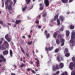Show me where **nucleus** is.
I'll return each instance as SVG.
<instances>
[{"label": "nucleus", "mask_w": 75, "mask_h": 75, "mask_svg": "<svg viewBox=\"0 0 75 75\" xmlns=\"http://www.w3.org/2000/svg\"><path fill=\"white\" fill-rule=\"evenodd\" d=\"M13 2L11 0H7L5 2V6L6 9H8L10 10L12 9Z\"/></svg>", "instance_id": "f257e3e1"}, {"label": "nucleus", "mask_w": 75, "mask_h": 75, "mask_svg": "<svg viewBox=\"0 0 75 75\" xmlns=\"http://www.w3.org/2000/svg\"><path fill=\"white\" fill-rule=\"evenodd\" d=\"M75 32H72L71 34V40H70V42L71 43V45H70L71 47H72L75 45Z\"/></svg>", "instance_id": "f03ea898"}, {"label": "nucleus", "mask_w": 75, "mask_h": 75, "mask_svg": "<svg viewBox=\"0 0 75 75\" xmlns=\"http://www.w3.org/2000/svg\"><path fill=\"white\" fill-rule=\"evenodd\" d=\"M5 45L7 48H8L9 47V45L7 42L5 41L2 46H1V45H0V49L1 50H5L6 49V47H4Z\"/></svg>", "instance_id": "7ed1b4c3"}, {"label": "nucleus", "mask_w": 75, "mask_h": 75, "mask_svg": "<svg viewBox=\"0 0 75 75\" xmlns=\"http://www.w3.org/2000/svg\"><path fill=\"white\" fill-rule=\"evenodd\" d=\"M63 67H64V63H59V66H58V64H57L56 65V68L55 67V66H53V71H55L56 69H59V68H62Z\"/></svg>", "instance_id": "20e7f679"}, {"label": "nucleus", "mask_w": 75, "mask_h": 75, "mask_svg": "<svg viewBox=\"0 0 75 75\" xmlns=\"http://www.w3.org/2000/svg\"><path fill=\"white\" fill-rule=\"evenodd\" d=\"M58 38H60V42L61 43V45L62 46H64V42H65V40L63 38H61V35L60 34H59L58 36Z\"/></svg>", "instance_id": "39448f33"}, {"label": "nucleus", "mask_w": 75, "mask_h": 75, "mask_svg": "<svg viewBox=\"0 0 75 75\" xmlns=\"http://www.w3.org/2000/svg\"><path fill=\"white\" fill-rule=\"evenodd\" d=\"M68 52V49L67 48H66L65 49V50L64 52V54L65 56L67 57H68L70 55V54L69 53H67V52Z\"/></svg>", "instance_id": "423d86ee"}, {"label": "nucleus", "mask_w": 75, "mask_h": 75, "mask_svg": "<svg viewBox=\"0 0 75 75\" xmlns=\"http://www.w3.org/2000/svg\"><path fill=\"white\" fill-rule=\"evenodd\" d=\"M0 58L2 60H0V62H1L3 61V60L4 61H6V59L4 58V57L3 56V55L1 54L0 55Z\"/></svg>", "instance_id": "0eeeda50"}, {"label": "nucleus", "mask_w": 75, "mask_h": 75, "mask_svg": "<svg viewBox=\"0 0 75 75\" xmlns=\"http://www.w3.org/2000/svg\"><path fill=\"white\" fill-rule=\"evenodd\" d=\"M45 3L46 6H47V7H48V6H49V4H50L48 0H45Z\"/></svg>", "instance_id": "6e6552de"}, {"label": "nucleus", "mask_w": 75, "mask_h": 75, "mask_svg": "<svg viewBox=\"0 0 75 75\" xmlns=\"http://www.w3.org/2000/svg\"><path fill=\"white\" fill-rule=\"evenodd\" d=\"M53 49V47H49L47 48V47H46L45 50L47 51H51Z\"/></svg>", "instance_id": "1a4fd4ad"}, {"label": "nucleus", "mask_w": 75, "mask_h": 75, "mask_svg": "<svg viewBox=\"0 0 75 75\" xmlns=\"http://www.w3.org/2000/svg\"><path fill=\"white\" fill-rule=\"evenodd\" d=\"M73 62H71L70 63L69 68L71 70H72V69H73V68L72 67H73Z\"/></svg>", "instance_id": "9d476101"}, {"label": "nucleus", "mask_w": 75, "mask_h": 75, "mask_svg": "<svg viewBox=\"0 0 75 75\" xmlns=\"http://www.w3.org/2000/svg\"><path fill=\"white\" fill-rule=\"evenodd\" d=\"M47 31L46 30L45 31V35H46L47 38H49L50 37V34H47Z\"/></svg>", "instance_id": "9b49d317"}, {"label": "nucleus", "mask_w": 75, "mask_h": 75, "mask_svg": "<svg viewBox=\"0 0 75 75\" xmlns=\"http://www.w3.org/2000/svg\"><path fill=\"white\" fill-rule=\"evenodd\" d=\"M59 18L61 19L62 21H64L65 20L64 17H63L62 16H59Z\"/></svg>", "instance_id": "f8f14e48"}, {"label": "nucleus", "mask_w": 75, "mask_h": 75, "mask_svg": "<svg viewBox=\"0 0 75 75\" xmlns=\"http://www.w3.org/2000/svg\"><path fill=\"white\" fill-rule=\"evenodd\" d=\"M3 54L4 55H7L8 54V50H6L4 51L3 52Z\"/></svg>", "instance_id": "ddd939ff"}, {"label": "nucleus", "mask_w": 75, "mask_h": 75, "mask_svg": "<svg viewBox=\"0 0 75 75\" xmlns=\"http://www.w3.org/2000/svg\"><path fill=\"white\" fill-rule=\"evenodd\" d=\"M5 38L6 39V40H7V41H8V42H10V41H11L10 39L9 38H8V35H6L5 36Z\"/></svg>", "instance_id": "4468645a"}, {"label": "nucleus", "mask_w": 75, "mask_h": 75, "mask_svg": "<svg viewBox=\"0 0 75 75\" xmlns=\"http://www.w3.org/2000/svg\"><path fill=\"white\" fill-rule=\"evenodd\" d=\"M59 14L56 15L54 17V21H56L58 17Z\"/></svg>", "instance_id": "2eb2a0df"}, {"label": "nucleus", "mask_w": 75, "mask_h": 75, "mask_svg": "<svg viewBox=\"0 0 75 75\" xmlns=\"http://www.w3.org/2000/svg\"><path fill=\"white\" fill-rule=\"evenodd\" d=\"M66 33L67 37H68L69 35V30H66Z\"/></svg>", "instance_id": "dca6fc26"}, {"label": "nucleus", "mask_w": 75, "mask_h": 75, "mask_svg": "<svg viewBox=\"0 0 75 75\" xmlns=\"http://www.w3.org/2000/svg\"><path fill=\"white\" fill-rule=\"evenodd\" d=\"M35 59L36 60H37V62H36V64H37V67H38L40 66V65H39V61H38V60L37 59Z\"/></svg>", "instance_id": "f3484780"}, {"label": "nucleus", "mask_w": 75, "mask_h": 75, "mask_svg": "<svg viewBox=\"0 0 75 75\" xmlns=\"http://www.w3.org/2000/svg\"><path fill=\"white\" fill-rule=\"evenodd\" d=\"M57 25H60V21H59V19H57Z\"/></svg>", "instance_id": "a211bd4d"}, {"label": "nucleus", "mask_w": 75, "mask_h": 75, "mask_svg": "<svg viewBox=\"0 0 75 75\" xmlns=\"http://www.w3.org/2000/svg\"><path fill=\"white\" fill-rule=\"evenodd\" d=\"M30 70H31L32 72H33V73H34V74H35V71H34L33 70H32L31 69H27V71H30Z\"/></svg>", "instance_id": "6ab92c4d"}, {"label": "nucleus", "mask_w": 75, "mask_h": 75, "mask_svg": "<svg viewBox=\"0 0 75 75\" xmlns=\"http://www.w3.org/2000/svg\"><path fill=\"white\" fill-rule=\"evenodd\" d=\"M40 10H42V9H43V7H42V4H40Z\"/></svg>", "instance_id": "aec40b11"}, {"label": "nucleus", "mask_w": 75, "mask_h": 75, "mask_svg": "<svg viewBox=\"0 0 75 75\" xmlns=\"http://www.w3.org/2000/svg\"><path fill=\"white\" fill-rule=\"evenodd\" d=\"M68 0H62V1L63 3H67L68 2Z\"/></svg>", "instance_id": "412c9836"}, {"label": "nucleus", "mask_w": 75, "mask_h": 75, "mask_svg": "<svg viewBox=\"0 0 75 75\" xmlns=\"http://www.w3.org/2000/svg\"><path fill=\"white\" fill-rule=\"evenodd\" d=\"M58 34V33H57V32H56L54 33V34L53 35V37L54 38H55L56 37H57V35Z\"/></svg>", "instance_id": "4be33fe9"}, {"label": "nucleus", "mask_w": 75, "mask_h": 75, "mask_svg": "<svg viewBox=\"0 0 75 75\" xmlns=\"http://www.w3.org/2000/svg\"><path fill=\"white\" fill-rule=\"evenodd\" d=\"M27 9V6H25L24 7L22 8L23 11H24Z\"/></svg>", "instance_id": "5701e85b"}, {"label": "nucleus", "mask_w": 75, "mask_h": 75, "mask_svg": "<svg viewBox=\"0 0 75 75\" xmlns=\"http://www.w3.org/2000/svg\"><path fill=\"white\" fill-rule=\"evenodd\" d=\"M20 22H21V20H17L15 22V23L16 24H18V23H20Z\"/></svg>", "instance_id": "b1692460"}, {"label": "nucleus", "mask_w": 75, "mask_h": 75, "mask_svg": "<svg viewBox=\"0 0 75 75\" xmlns=\"http://www.w3.org/2000/svg\"><path fill=\"white\" fill-rule=\"evenodd\" d=\"M74 25H71L70 26V29H74Z\"/></svg>", "instance_id": "393cba45"}, {"label": "nucleus", "mask_w": 75, "mask_h": 75, "mask_svg": "<svg viewBox=\"0 0 75 75\" xmlns=\"http://www.w3.org/2000/svg\"><path fill=\"white\" fill-rule=\"evenodd\" d=\"M10 54L11 57H12L13 55V51L11 50H10Z\"/></svg>", "instance_id": "a878e982"}, {"label": "nucleus", "mask_w": 75, "mask_h": 75, "mask_svg": "<svg viewBox=\"0 0 75 75\" xmlns=\"http://www.w3.org/2000/svg\"><path fill=\"white\" fill-rule=\"evenodd\" d=\"M60 41L58 39H57L56 40V42L57 44H59L60 43Z\"/></svg>", "instance_id": "bb28decb"}, {"label": "nucleus", "mask_w": 75, "mask_h": 75, "mask_svg": "<svg viewBox=\"0 0 75 75\" xmlns=\"http://www.w3.org/2000/svg\"><path fill=\"white\" fill-rule=\"evenodd\" d=\"M64 26H63L59 30L60 31H63V30H64Z\"/></svg>", "instance_id": "cd10ccee"}, {"label": "nucleus", "mask_w": 75, "mask_h": 75, "mask_svg": "<svg viewBox=\"0 0 75 75\" xmlns=\"http://www.w3.org/2000/svg\"><path fill=\"white\" fill-rule=\"evenodd\" d=\"M4 40V39L3 38H1V39L0 41V45H1V44H2V41Z\"/></svg>", "instance_id": "c85d7f7f"}, {"label": "nucleus", "mask_w": 75, "mask_h": 75, "mask_svg": "<svg viewBox=\"0 0 75 75\" xmlns=\"http://www.w3.org/2000/svg\"><path fill=\"white\" fill-rule=\"evenodd\" d=\"M30 1H31V0H26V2L27 4H28Z\"/></svg>", "instance_id": "c756f323"}, {"label": "nucleus", "mask_w": 75, "mask_h": 75, "mask_svg": "<svg viewBox=\"0 0 75 75\" xmlns=\"http://www.w3.org/2000/svg\"><path fill=\"white\" fill-rule=\"evenodd\" d=\"M71 75H75V71L71 72Z\"/></svg>", "instance_id": "7c9ffc66"}, {"label": "nucleus", "mask_w": 75, "mask_h": 75, "mask_svg": "<svg viewBox=\"0 0 75 75\" xmlns=\"http://www.w3.org/2000/svg\"><path fill=\"white\" fill-rule=\"evenodd\" d=\"M57 60H58V62H60L61 60H59V57H57Z\"/></svg>", "instance_id": "2f4dec72"}, {"label": "nucleus", "mask_w": 75, "mask_h": 75, "mask_svg": "<svg viewBox=\"0 0 75 75\" xmlns=\"http://www.w3.org/2000/svg\"><path fill=\"white\" fill-rule=\"evenodd\" d=\"M72 60L73 61H74V62H75V57H73L72 58Z\"/></svg>", "instance_id": "473e14b6"}, {"label": "nucleus", "mask_w": 75, "mask_h": 75, "mask_svg": "<svg viewBox=\"0 0 75 75\" xmlns=\"http://www.w3.org/2000/svg\"><path fill=\"white\" fill-rule=\"evenodd\" d=\"M13 0V2H14V4L13 6H14L15 5V4L16 3V2L17 1V0Z\"/></svg>", "instance_id": "72a5a7b5"}, {"label": "nucleus", "mask_w": 75, "mask_h": 75, "mask_svg": "<svg viewBox=\"0 0 75 75\" xmlns=\"http://www.w3.org/2000/svg\"><path fill=\"white\" fill-rule=\"evenodd\" d=\"M2 7H4V2H3V0H2Z\"/></svg>", "instance_id": "f704fd0d"}, {"label": "nucleus", "mask_w": 75, "mask_h": 75, "mask_svg": "<svg viewBox=\"0 0 75 75\" xmlns=\"http://www.w3.org/2000/svg\"><path fill=\"white\" fill-rule=\"evenodd\" d=\"M59 51V49H56L55 50V52H58Z\"/></svg>", "instance_id": "c9c22d12"}, {"label": "nucleus", "mask_w": 75, "mask_h": 75, "mask_svg": "<svg viewBox=\"0 0 75 75\" xmlns=\"http://www.w3.org/2000/svg\"><path fill=\"white\" fill-rule=\"evenodd\" d=\"M47 15V13H45L44 14H43L42 15V16L43 17H45Z\"/></svg>", "instance_id": "e433bc0d"}, {"label": "nucleus", "mask_w": 75, "mask_h": 75, "mask_svg": "<svg viewBox=\"0 0 75 75\" xmlns=\"http://www.w3.org/2000/svg\"><path fill=\"white\" fill-rule=\"evenodd\" d=\"M32 43H33V42L32 41H31L30 42H28V44L29 45H31Z\"/></svg>", "instance_id": "4c0bfd02"}, {"label": "nucleus", "mask_w": 75, "mask_h": 75, "mask_svg": "<svg viewBox=\"0 0 75 75\" xmlns=\"http://www.w3.org/2000/svg\"><path fill=\"white\" fill-rule=\"evenodd\" d=\"M25 67V65L24 64H22L21 66V67H23L24 66Z\"/></svg>", "instance_id": "58836bf2"}, {"label": "nucleus", "mask_w": 75, "mask_h": 75, "mask_svg": "<svg viewBox=\"0 0 75 75\" xmlns=\"http://www.w3.org/2000/svg\"><path fill=\"white\" fill-rule=\"evenodd\" d=\"M59 74V71H57L56 72V74H57V75H58V74Z\"/></svg>", "instance_id": "ea45409f"}, {"label": "nucleus", "mask_w": 75, "mask_h": 75, "mask_svg": "<svg viewBox=\"0 0 75 75\" xmlns=\"http://www.w3.org/2000/svg\"><path fill=\"white\" fill-rule=\"evenodd\" d=\"M21 50L22 52H23V54H25V52H24V50H23V49L21 48Z\"/></svg>", "instance_id": "a19ab883"}, {"label": "nucleus", "mask_w": 75, "mask_h": 75, "mask_svg": "<svg viewBox=\"0 0 75 75\" xmlns=\"http://www.w3.org/2000/svg\"><path fill=\"white\" fill-rule=\"evenodd\" d=\"M35 23L36 24H38L39 23V21H36Z\"/></svg>", "instance_id": "79ce46f5"}, {"label": "nucleus", "mask_w": 75, "mask_h": 75, "mask_svg": "<svg viewBox=\"0 0 75 75\" xmlns=\"http://www.w3.org/2000/svg\"><path fill=\"white\" fill-rule=\"evenodd\" d=\"M0 24H3V21H0Z\"/></svg>", "instance_id": "37998d69"}, {"label": "nucleus", "mask_w": 75, "mask_h": 75, "mask_svg": "<svg viewBox=\"0 0 75 75\" xmlns=\"http://www.w3.org/2000/svg\"><path fill=\"white\" fill-rule=\"evenodd\" d=\"M27 36L29 38H31V36L30 35H28Z\"/></svg>", "instance_id": "c03bdc74"}, {"label": "nucleus", "mask_w": 75, "mask_h": 75, "mask_svg": "<svg viewBox=\"0 0 75 75\" xmlns=\"http://www.w3.org/2000/svg\"><path fill=\"white\" fill-rule=\"evenodd\" d=\"M72 1H73V0H69V3H71V2H72Z\"/></svg>", "instance_id": "a18cd8bd"}, {"label": "nucleus", "mask_w": 75, "mask_h": 75, "mask_svg": "<svg viewBox=\"0 0 75 75\" xmlns=\"http://www.w3.org/2000/svg\"><path fill=\"white\" fill-rule=\"evenodd\" d=\"M38 28H41V26L40 25H38Z\"/></svg>", "instance_id": "49530a36"}, {"label": "nucleus", "mask_w": 75, "mask_h": 75, "mask_svg": "<svg viewBox=\"0 0 75 75\" xmlns=\"http://www.w3.org/2000/svg\"><path fill=\"white\" fill-rule=\"evenodd\" d=\"M61 59H62V61H63L64 59H63V57H61Z\"/></svg>", "instance_id": "de8ad7c7"}, {"label": "nucleus", "mask_w": 75, "mask_h": 75, "mask_svg": "<svg viewBox=\"0 0 75 75\" xmlns=\"http://www.w3.org/2000/svg\"><path fill=\"white\" fill-rule=\"evenodd\" d=\"M22 38H25V37L24 36H22Z\"/></svg>", "instance_id": "09e8293b"}, {"label": "nucleus", "mask_w": 75, "mask_h": 75, "mask_svg": "<svg viewBox=\"0 0 75 75\" xmlns=\"http://www.w3.org/2000/svg\"><path fill=\"white\" fill-rule=\"evenodd\" d=\"M26 55L27 56V57H29V55L28 54H27V53H26Z\"/></svg>", "instance_id": "8fccbe9b"}, {"label": "nucleus", "mask_w": 75, "mask_h": 75, "mask_svg": "<svg viewBox=\"0 0 75 75\" xmlns=\"http://www.w3.org/2000/svg\"><path fill=\"white\" fill-rule=\"evenodd\" d=\"M8 25H11V24H10V23H8Z\"/></svg>", "instance_id": "3c124183"}, {"label": "nucleus", "mask_w": 75, "mask_h": 75, "mask_svg": "<svg viewBox=\"0 0 75 75\" xmlns=\"http://www.w3.org/2000/svg\"><path fill=\"white\" fill-rule=\"evenodd\" d=\"M21 61H23V60H22V58H21Z\"/></svg>", "instance_id": "603ef678"}, {"label": "nucleus", "mask_w": 75, "mask_h": 75, "mask_svg": "<svg viewBox=\"0 0 75 75\" xmlns=\"http://www.w3.org/2000/svg\"><path fill=\"white\" fill-rule=\"evenodd\" d=\"M11 75H15L14 74H13V73H12L11 74Z\"/></svg>", "instance_id": "864d4df0"}, {"label": "nucleus", "mask_w": 75, "mask_h": 75, "mask_svg": "<svg viewBox=\"0 0 75 75\" xmlns=\"http://www.w3.org/2000/svg\"><path fill=\"white\" fill-rule=\"evenodd\" d=\"M2 69H4V67H3Z\"/></svg>", "instance_id": "5fc2aeb1"}, {"label": "nucleus", "mask_w": 75, "mask_h": 75, "mask_svg": "<svg viewBox=\"0 0 75 75\" xmlns=\"http://www.w3.org/2000/svg\"><path fill=\"white\" fill-rule=\"evenodd\" d=\"M31 64H33V62H31Z\"/></svg>", "instance_id": "6e6d98bb"}, {"label": "nucleus", "mask_w": 75, "mask_h": 75, "mask_svg": "<svg viewBox=\"0 0 75 75\" xmlns=\"http://www.w3.org/2000/svg\"><path fill=\"white\" fill-rule=\"evenodd\" d=\"M43 57V56H42V55H41V58H42V57Z\"/></svg>", "instance_id": "4d7b16f0"}, {"label": "nucleus", "mask_w": 75, "mask_h": 75, "mask_svg": "<svg viewBox=\"0 0 75 75\" xmlns=\"http://www.w3.org/2000/svg\"><path fill=\"white\" fill-rule=\"evenodd\" d=\"M69 13H70L69 12H68V13H67V14H69Z\"/></svg>", "instance_id": "13d9d810"}, {"label": "nucleus", "mask_w": 75, "mask_h": 75, "mask_svg": "<svg viewBox=\"0 0 75 75\" xmlns=\"http://www.w3.org/2000/svg\"><path fill=\"white\" fill-rule=\"evenodd\" d=\"M24 30V28H21V30Z\"/></svg>", "instance_id": "bf43d9fd"}, {"label": "nucleus", "mask_w": 75, "mask_h": 75, "mask_svg": "<svg viewBox=\"0 0 75 75\" xmlns=\"http://www.w3.org/2000/svg\"><path fill=\"white\" fill-rule=\"evenodd\" d=\"M14 67H15V68H16V65H14Z\"/></svg>", "instance_id": "052dcab7"}, {"label": "nucleus", "mask_w": 75, "mask_h": 75, "mask_svg": "<svg viewBox=\"0 0 75 75\" xmlns=\"http://www.w3.org/2000/svg\"><path fill=\"white\" fill-rule=\"evenodd\" d=\"M38 17H40V15H39Z\"/></svg>", "instance_id": "680f3d73"}, {"label": "nucleus", "mask_w": 75, "mask_h": 75, "mask_svg": "<svg viewBox=\"0 0 75 75\" xmlns=\"http://www.w3.org/2000/svg\"><path fill=\"white\" fill-rule=\"evenodd\" d=\"M35 71H38V70L37 69H36L35 70Z\"/></svg>", "instance_id": "e2e57ef3"}, {"label": "nucleus", "mask_w": 75, "mask_h": 75, "mask_svg": "<svg viewBox=\"0 0 75 75\" xmlns=\"http://www.w3.org/2000/svg\"><path fill=\"white\" fill-rule=\"evenodd\" d=\"M33 54H34V51H33Z\"/></svg>", "instance_id": "0e129e2a"}, {"label": "nucleus", "mask_w": 75, "mask_h": 75, "mask_svg": "<svg viewBox=\"0 0 75 75\" xmlns=\"http://www.w3.org/2000/svg\"><path fill=\"white\" fill-rule=\"evenodd\" d=\"M0 14H1V11H0Z\"/></svg>", "instance_id": "69168bd1"}, {"label": "nucleus", "mask_w": 75, "mask_h": 75, "mask_svg": "<svg viewBox=\"0 0 75 75\" xmlns=\"http://www.w3.org/2000/svg\"><path fill=\"white\" fill-rule=\"evenodd\" d=\"M53 21V19H52L51 20V21Z\"/></svg>", "instance_id": "338daca9"}, {"label": "nucleus", "mask_w": 75, "mask_h": 75, "mask_svg": "<svg viewBox=\"0 0 75 75\" xmlns=\"http://www.w3.org/2000/svg\"><path fill=\"white\" fill-rule=\"evenodd\" d=\"M32 30H31V31H30V33H32Z\"/></svg>", "instance_id": "774afa93"}]
</instances>
